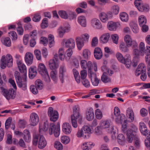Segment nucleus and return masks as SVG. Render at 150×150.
I'll list each match as a JSON object with an SVG mask.
<instances>
[{
    "label": "nucleus",
    "instance_id": "f257e3e1",
    "mask_svg": "<svg viewBox=\"0 0 150 150\" xmlns=\"http://www.w3.org/2000/svg\"><path fill=\"white\" fill-rule=\"evenodd\" d=\"M114 113L116 117V122L117 124H120L122 125V129L123 132H125L127 129V122L125 115L123 114H120V109L117 107H115L114 108Z\"/></svg>",
    "mask_w": 150,
    "mask_h": 150
},
{
    "label": "nucleus",
    "instance_id": "f03ea898",
    "mask_svg": "<svg viewBox=\"0 0 150 150\" xmlns=\"http://www.w3.org/2000/svg\"><path fill=\"white\" fill-rule=\"evenodd\" d=\"M32 143L34 146H38L39 149H43L47 144V142L45 137L40 134H34L33 136Z\"/></svg>",
    "mask_w": 150,
    "mask_h": 150
},
{
    "label": "nucleus",
    "instance_id": "7ed1b4c3",
    "mask_svg": "<svg viewBox=\"0 0 150 150\" xmlns=\"http://www.w3.org/2000/svg\"><path fill=\"white\" fill-rule=\"evenodd\" d=\"M100 125L103 129H107L108 133L112 134V138L113 140L116 139L117 134L116 130L114 129L113 127L110 122L108 120H102L100 123Z\"/></svg>",
    "mask_w": 150,
    "mask_h": 150
},
{
    "label": "nucleus",
    "instance_id": "20e7f679",
    "mask_svg": "<svg viewBox=\"0 0 150 150\" xmlns=\"http://www.w3.org/2000/svg\"><path fill=\"white\" fill-rule=\"evenodd\" d=\"M13 59L12 56L10 54L3 55L0 61V67L2 69H5L6 67H9L13 64Z\"/></svg>",
    "mask_w": 150,
    "mask_h": 150
},
{
    "label": "nucleus",
    "instance_id": "39448f33",
    "mask_svg": "<svg viewBox=\"0 0 150 150\" xmlns=\"http://www.w3.org/2000/svg\"><path fill=\"white\" fill-rule=\"evenodd\" d=\"M16 81L18 86L23 91H25L27 89L26 83V75H24L22 77L19 76V73L17 72L15 75Z\"/></svg>",
    "mask_w": 150,
    "mask_h": 150
},
{
    "label": "nucleus",
    "instance_id": "423d86ee",
    "mask_svg": "<svg viewBox=\"0 0 150 150\" xmlns=\"http://www.w3.org/2000/svg\"><path fill=\"white\" fill-rule=\"evenodd\" d=\"M0 88L3 95L9 100L14 99L16 96V91L12 88H10L8 90L5 88L4 86H1Z\"/></svg>",
    "mask_w": 150,
    "mask_h": 150
},
{
    "label": "nucleus",
    "instance_id": "0eeeda50",
    "mask_svg": "<svg viewBox=\"0 0 150 150\" xmlns=\"http://www.w3.org/2000/svg\"><path fill=\"white\" fill-rule=\"evenodd\" d=\"M116 57L118 60L120 62L124 64L128 68L130 67L132 62L129 54H126L124 58L121 53L117 52L116 54Z\"/></svg>",
    "mask_w": 150,
    "mask_h": 150
},
{
    "label": "nucleus",
    "instance_id": "6e6552de",
    "mask_svg": "<svg viewBox=\"0 0 150 150\" xmlns=\"http://www.w3.org/2000/svg\"><path fill=\"white\" fill-rule=\"evenodd\" d=\"M38 71L42 76L44 77V79L46 81H50V79L48 72L44 64L42 63L39 64L38 66Z\"/></svg>",
    "mask_w": 150,
    "mask_h": 150
},
{
    "label": "nucleus",
    "instance_id": "1a4fd4ad",
    "mask_svg": "<svg viewBox=\"0 0 150 150\" xmlns=\"http://www.w3.org/2000/svg\"><path fill=\"white\" fill-rule=\"evenodd\" d=\"M58 56L57 54L54 55L53 59H51L49 62V65L50 69L52 70H57L59 67Z\"/></svg>",
    "mask_w": 150,
    "mask_h": 150
},
{
    "label": "nucleus",
    "instance_id": "9d476101",
    "mask_svg": "<svg viewBox=\"0 0 150 150\" xmlns=\"http://www.w3.org/2000/svg\"><path fill=\"white\" fill-rule=\"evenodd\" d=\"M49 132L50 135L54 134L56 137H58L60 134V126H57L54 123L50 124Z\"/></svg>",
    "mask_w": 150,
    "mask_h": 150
},
{
    "label": "nucleus",
    "instance_id": "9b49d317",
    "mask_svg": "<svg viewBox=\"0 0 150 150\" xmlns=\"http://www.w3.org/2000/svg\"><path fill=\"white\" fill-rule=\"evenodd\" d=\"M124 40L126 45L129 47H137L138 44L137 42L133 40L132 37L129 35H126L124 37Z\"/></svg>",
    "mask_w": 150,
    "mask_h": 150
},
{
    "label": "nucleus",
    "instance_id": "f8f14e48",
    "mask_svg": "<svg viewBox=\"0 0 150 150\" xmlns=\"http://www.w3.org/2000/svg\"><path fill=\"white\" fill-rule=\"evenodd\" d=\"M48 115L51 121L55 122L59 118V114L57 111L53 110L52 107H50L48 111Z\"/></svg>",
    "mask_w": 150,
    "mask_h": 150
},
{
    "label": "nucleus",
    "instance_id": "ddd939ff",
    "mask_svg": "<svg viewBox=\"0 0 150 150\" xmlns=\"http://www.w3.org/2000/svg\"><path fill=\"white\" fill-rule=\"evenodd\" d=\"M30 125L32 126H35L38 124L39 118L38 115L35 112L31 113L30 116Z\"/></svg>",
    "mask_w": 150,
    "mask_h": 150
},
{
    "label": "nucleus",
    "instance_id": "4468645a",
    "mask_svg": "<svg viewBox=\"0 0 150 150\" xmlns=\"http://www.w3.org/2000/svg\"><path fill=\"white\" fill-rule=\"evenodd\" d=\"M62 45L67 47L74 49L75 47V42L74 40L72 38L68 39H63L62 40Z\"/></svg>",
    "mask_w": 150,
    "mask_h": 150
},
{
    "label": "nucleus",
    "instance_id": "2eb2a0df",
    "mask_svg": "<svg viewBox=\"0 0 150 150\" xmlns=\"http://www.w3.org/2000/svg\"><path fill=\"white\" fill-rule=\"evenodd\" d=\"M71 27L68 24L60 26L58 29L57 32L59 36L62 38L65 33L69 32L70 30Z\"/></svg>",
    "mask_w": 150,
    "mask_h": 150
},
{
    "label": "nucleus",
    "instance_id": "dca6fc26",
    "mask_svg": "<svg viewBox=\"0 0 150 150\" xmlns=\"http://www.w3.org/2000/svg\"><path fill=\"white\" fill-rule=\"evenodd\" d=\"M133 49V54L134 56L133 57V62L134 64V66H136L137 64V63L139 60V57L140 55V52L138 48V46L137 47H132Z\"/></svg>",
    "mask_w": 150,
    "mask_h": 150
},
{
    "label": "nucleus",
    "instance_id": "f3484780",
    "mask_svg": "<svg viewBox=\"0 0 150 150\" xmlns=\"http://www.w3.org/2000/svg\"><path fill=\"white\" fill-rule=\"evenodd\" d=\"M80 65L81 68L83 69H86L87 68L88 73L92 71L93 64L91 61H89L87 62L86 60H82L81 61Z\"/></svg>",
    "mask_w": 150,
    "mask_h": 150
},
{
    "label": "nucleus",
    "instance_id": "a211bd4d",
    "mask_svg": "<svg viewBox=\"0 0 150 150\" xmlns=\"http://www.w3.org/2000/svg\"><path fill=\"white\" fill-rule=\"evenodd\" d=\"M88 76L91 79L93 85L94 86H98L99 83V80L97 78L96 74L92 71H90L88 73Z\"/></svg>",
    "mask_w": 150,
    "mask_h": 150
},
{
    "label": "nucleus",
    "instance_id": "6ab92c4d",
    "mask_svg": "<svg viewBox=\"0 0 150 150\" xmlns=\"http://www.w3.org/2000/svg\"><path fill=\"white\" fill-rule=\"evenodd\" d=\"M91 26L94 28L100 29L102 28V24L99 20L96 18L92 19L91 21Z\"/></svg>",
    "mask_w": 150,
    "mask_h": 150
},
{
    "label": "nucleus",
    "instance_id": "aec40b11",
    "mask_svg": "<svg viewBox=\"0 0 150 150\" xmlns=\"http://www.w3.org/2000/svg\"><path fill=\"white\" fill-rule=\"evenodd\" d=\"M24 59L27 65H30L33 62V54L30 52H27L25 55Z\"/></svg>",
    "mask_w": 150,
    "mask_h": 150
},
{
    "label": "nucleus",
    "instance_id": "412c9836",
    "mask_svg": "<svg viewBox=\"0 0 150 150\" xmlns=\"http://www.w3.org/2000/svg\"><path fill=\"white\" fill-rule=\"evenodd\" d=\"M99 17L100 21L104 23H106L109 19L112 18L108 14V12L107 13L101 12L99 14Z\"/></svg>",
    "mask_w": 150,
    "mask_h": 150
},
{
    "label": "nucleus",
    "instance_id": "4be33fe9",
    "mask_svg": "<svg viewBox=\"0 0 150 150\" xmlns=\"http://www.w3.org/2000/svg\"><path fill=\"white\" fill-rule=\"evenodd\" d=\"M62 130L65 134H69L72 131L71 126L69 123L64 122L62 125Z\"/></svg>",
    "mask_w": 150,
    "mask_h": 150
},
{
    "label": "nucleus",
    "instance_id": "5701e85b",
    "mask_svg": "<svg viewBox=\"0 0 150 150\" xmlns=\"http://www.w3.org/2000/svg\"><path fill=\"white\" fill-rule=\"evenodd\" d=\"M71 124L73 127L76 128L78 127V125L77 120L78 122L81 123L83 120L82 117H76L73 116H71Z\"/></svg>",
    "mask_w": 150,
    "mask_h": 150
},
{
    "label": "nucleus",
    "instance_id": "b1692460",
    "mask_svg": "<svg viewBox=\"0 0 150 150\" xmlns=\"http://www.w3.org/2000/svg\"><path fill=\"white\" fill-rule=\"evenodd\" d=\"M126 116L130 122H133L134 120V114L132 109L128 108L126 110Z\"/></svg>",
    "mask_w": 150,
    "mask_h": 150
},
{
    "label": "nucleus",
    "instance_id": "393cba45",
    "mask_svg": "<svg viewBox=\"0 0 150 150\" xmlns=\"http://www.w3.org/2000/svg\"><path fill=\"white\" fill-rule=\"evenodd\" d=\"M48 127V124L47 121L44 122L43 123H41L40 124L39 131L40 134H43L47 131Z\"/></svg>",
    "mask_w": 150,
    "mask_h": 150
},
{
    "label": "nucleus",
    "instance_id": "a878e982",
    "mask_svg": "<svg viewBox=\"0 0 150 150\" xmlns=\"http://www.w3.org/2000/svg\"><path fill=\"white\" fill-rule=\"evenodd\" d=\"M66 72V70L65 67L63 66H61L59 69V77L62 83H63L64 82Z\"/></svg>",
    "mask_w": 150,
    "mask_h": 150
},
{
    "label": "nucleus",
    "instance_id": "bb28decb",
    "mask_svg": "<svg viewBox=\"0 0 150 150\" xmlns=\"http://www.w3.org/2000/svg\"><path fill=\"white\" fill-rule=\"evenodd\" d=\"M18 67L20 71L22 73H24V75H26L27 73L26 67L25 64L21 60H19L17 62Z\"/></svg>",
    "mask_w": 150,
    "mask_h": 150
},
{
    "label": "nucleus",
    "instance_id": "cd10ccee",
    "mask_svg": "<svg viewBox=\"0 0 150 150\" xmlns=\"http://www.w3.org/2000/svg\"><path fill=\"white\" fill-rule=\"evenodd\" d=\"M119 24L118 22H115L112 21H109L107 24L108 29L110 31L115 30Z\"/></svg>",
    "mask_w": 150,
    "mask_h": 150
},
{
    "label": "nucleus",
    "instance_id": "c85d7f7f",
    "mask_svg": "<svg viewBox=\"0 0 150 150\" xmlns=\"http://www.w3.org/2000/svg\"><path fill=\"white\" fill-rule=\"evenodd\" d=\"M23 137L26 142L29 143L31 142V137L30 131L27 129H25L23 131Z\"/></svg>",
    "mask_w": 150,
    "mask_h": 150
},
{
    "label": "nucleus",
    "instance_id": "c756f323",
    "mask_svg": "<svg viewBox=\"0 0 150 150\" xmlns=\"http://www.w3.org/2000/svg\"><path fill=\"white\" fill-rule=\"evenodd\" d=\"M110 37V35L109 33H104L102 34L99 38L101 43L103 44L107 43Z\"/></svg>",
    "mask_w": 150,
    "mask_h": 150
},
{
    "label": "nucleus",
    "instance_id": "7c9ffc66",
    "mask_svg": "<svg viewBox=\"0 0 150 150\" xmlns=\"http://www.w3.org/2000/svg\"><path fill=\"white\" fill-rule=\"evenodd\" d=\"M94 55L96 59H100L102 57L103 55L102 51L101 48L99 47H96L94 50Z\"/></svg>",
    "mask_w": 150,
    "mask_h": 150
},
{
    "label": "nucleus",
    "instance_id": "2f4dec72",
    "mask_svg": "<svg viewBox=\"0 0 150 150\" xmlns=\"http://www.w3.org/2000/svg\"><path fill=\"white\" fill-rule=\"evenodd\" d=\"M86 118L89 121L93 120L94 118V114L93 110L92 109L88 110L86 112Z\"/></svg>",
    "mask_w": 150,
    "mask_h": 150
},
{
    "label": "nucleus",
    "instance_id": "473e14b6",
    "mask_svg": "<svg viewBox=\"0 0 150 150\" xmlns=\"http://www.w3.org/2000/svg\"><path fill=\"white\" fill-rule=\"evenodd\" d=\"M120 7L117 5H114L112 6L111 9V11L108 12V14L110 16L112 17L113 14L114 15L117 14L119 12Z\"/></svg>",
    "mask_w": 150,
    "mask_h": 150
},
{
    "label": "nucleus",
    "instance_id": "72a5a7b5",
    "mask_svg": "<svg viewBox=\"0 0 150 150\" xmlns=\"http://www.w3.org/2000/svg\"><path fill=\"white\" fill-rule=\"evenodd\" d=\"M76 41L78 50L80 51L84 45V42L81 40L79 37L76 38Z\"/></svg>",
    "mask_w": 150,
    "mask_h": 150
},
{
    "label": "nucleus",
    "instance_id": "f704fd0d",
    "mask_svg": "<svg viewBox=\"0 0 150 150\" xmlns=\"http://www.w3.org/2000/svg\"><path fill=\"white\" fill-rule=\"evenodd\" d=\"M36 68L35 66H32L29 69V76L30 79H33L36 75L37 73Z\"/></svg>",
    "mask_w": 150,
    "mask_h": 150
},
{
    "label": "nucleus",
    "instance_id": "c9c22d12",
    "mask_svg": "<svg viewBox=\"0 0 150 150\" xmlns=\"http://www.w3.org/2000/svg\"><path fill=\"white\" fill-rule=\"evenodd\" d=\"M94 145V144L92 142H86L83 144L81 147L83 150H89L93 147Z\"/></svg>",
    "mask_w": 150,
    "mask_h": 150
},
{
    "label": "nucleus",
    "instance_id": "e433bc0d",
    "mask_svg": "<svg viewBox=\"0 0 150 150\" xmlns=\"http://www.w3.org/2000/svg\"><path fill=\"white\" fill-rule=\"evenodd\" d=\"M78 22L82 27H85L86 26L87 23L86 17L83 16H79L78 18Z\"/></svg>",
    "mask_w": 150,
    "mask_h": 150
},
{
    "label": "nucleus",
    "instance_id": "4c0bfd02",
    "mask_svg": "<svg viewBox=\"0 0 150 150\" xmlns=\"http://www.w3.org/2000/svg\"><path fill=\"white\" fill-rule=\"evenodd\" d=\"M58 54L59 58L61 60L64 61L65 59H67L66 56L64 49L63 47L59 48L58 51Z\"/></svg>",
    "mask_w": 150,
    "mask_h": 150
},
{
    "label": "nucleus",
    "instance_id": "58836bf2",
    "mask_svg": "<svg viewBox=\"0 0 150 150\" xmlns=\"http://www.w3.org/2000/svg\"><path fill=\"white\" fill-rule=\"evenodd\" d=\"M138 20L140 26L145 24L147 22V20L146 17L143 15L139 16L138 17Z\"/></svg>",
    "mask_w": 150,
    "mask_h": 150
},
{
    "label": "nucleus",
    "instance_id": "ea45409f",
    "mask_svg": "<svg viewBox=\"0 0 150 150\" xmlns=\"http://www.w3.org/2000/svg\"><path fill=\"white\" fill-rule=\"evenodd\" d=\"M129 46H128L126 45L124 42L121 43L119 45V48L120 50L123 52H127L129 51Z\"/></svg>",
    "mask_w": 150,
    "mask_h": 150
},
{
    "label": "nucleus",
    "instance_id": "a19ab883",
    "mask_svg": "<svg viewBox=\"0 0 150 150\" xmlns=\"http://www.w3.org/2000/svg\"><path fill=\"white\" fill-rule=\"evenodd\" d=\"M120 17L121 20L123 22H127L128 21V15L125 12H123L120 13Z\"/></svg>",
    "mask_w": 150,
    "mask_h": 150
},
{
    "label": "nucleus",
    "instance_id": "79ce46f5",
    "mask_svg": "<svg viewBox=\"0 0 150 150\" xmlns=\"http://www.w3.org/2000/svg\"><path fill=\"white\" fill-rule=\"evenodd\" d=\"M117 141L120 144L124 145L125 143V139L124 135L122 134H119L117 136Z\"/></svg>",
    "mask_w": 150,
    "mask_h": 150
},
{
    "label": "nucleus",
    "instance_id": "37998d69",
    "mask_svg": "<svg viewBox=\"0 0 150 150\" xmlns=\"http://www.w3.org/2000/svg\"><path fill=\"white\" fill-rule=\"evenodd\" d=\"M83 130L85 132L87 138L89 137L90 134L92 133L93 132L90 127L88 125H85L83 126Z\"/></svg>",
    "mask_w": 150,
    "mask_h": 150
},
{
    "label": "nucleus",
    "instance_id": "c03bdc74",
    "mask_svg": "<svg viewBox=\"0 0 150 150\" xmlns=\"http://www.w3.org/2000/svg\"><path fill=\"white\" fill-rule=\"evenodd\" d=\"M82 127L81 129L79 130L76 133V136L78 137H82L83 138H87L85 132Z\"/></svg>",
    "mask_w": 150,
    "mask_h": 150
},
{
    "label": "nucleus",
    "instance_id": "a18cd8bd",
    "mask_svg": "<svg viewBox=\"0 0 150 150\" xmlns=\"http://www.w3.org/2000/svg\"><path fill=\"white\" fill-rule=\"evenodd\" d=\"M127 135L128 141L129 142H131L134 137L132 131L131 129H128L127 131Z\"/></svg>",
    "mask_w": 150,
    "mask_h": 150
},
{
    "label": "nucleus",
    "instance_id": "49530a36",
    "mask_svg": "<svg viewBox=\"0 0 150 150\" xmlns=\"http://www.w3.org/2000/svg\"><path fill=\"white\" fill-rule=\"evenodd\" d=\"M79 108L78 106H75L73 109V114L71 116L74 117H82L79 112Z\"/></svg>",
    "mask_w": 150,
    "mask_h": 150
},
{
    "label": "nucleus",
    "instance_id": "de8ad7c7",
    "mask_svg": "<svg viewBox=\"0 0 150 150\" xmlns=\"http://www.w3.org/2000/svg\"><path fill=\"white\" fill-rule=\"evenodd\" d=\"M35 85L36 87L39 90L42 89L44 87L42 82L39 79H37L35 81Z\"/></svg>",
    "mask_w": 150,
    "mask_h": 150
},
{
    "label": "nucleus",
    "instance_id": "09e8293b",
    "mask_svg": "<svg viewBox=\"0 0 150 150\" xmlns=\"http://www.w3.org/2000/svg\"><path fill=\"white\" fill-rule=\"evenodd\" d=\"M130 26L133 32L135 33H137L139 32V28L137 25L136 23L131 22L130 23Z\"/></svg>",
    "mask_w": 150,
    "mask_h": 150
},
{
    "label": "nucleus",
    "instance_id": "8fccbe9b",
    "mask_svg": "<svg viewBox=\"0 0 150 150\" xmlns=\"http://www.w3.org/2000/svg\"><path fill=\"white\" fill-rule=\"evenodd\" d=\"M50 76L52 80L55 82L57 80V70H52L50 73Z\"/></svg>",
    "mask_w": 150,
    "mask_h": 150
},
{
    "label": "nucleus",
    "instance_id": "3c124183",
    "mask_svg": "<svg viewBox=\"0 0 150 150\" xmlns=\"http://www.w3.org/2000/svg\"><path fill=\"white\" fill-rule=\"evenodd\" d=\"M91 53L90 50L88 49H84L82 51V56L85 59H88L90 57Z\"/></svg>",
    "mask_w": 150,
    "mask_h": 150
},
{
    "label": "nucleus",
    "instance_id": "603ef678",
    "mask_svg": "<svg viewBox=\"0 0 150 150\" xmlns=\"http://www.w3.org/2000/svg\"><path fill=\"white\" fill-rule=\"evenodd\" d=\"M149 6L148 5L146 4H142L140 7L138 8V10L141 12H147L149 11Z\"/></svg>",
    "mask_w": 150,
    "mask_h": 150
},
{
    "label": "nucleus",
    "instance_id": "864d4df0",
    "mask_svg": "<svg viewBox=\"0 0 150 150\" xmlns=\"http://www.w3.org/2000/svg\"><path fill=\"white\" fill-rule=\"evenodd\" d=\"M61 142L63 144H68L70 141V139L69 137L67 136H62L61 137Z\"/></svg>",
    "mask_w": 150,
    "mask_h": 150
},
{
    "label": "nucleus",
    "instance_id": "5fc2aeb1",
    "mask_svg": "<svg viewBox=\"0 0 150 150\" xmlns=\"http://www.w3.org/2000/svg\"><path fill=\"white\" fill-rule=\"evenodd\" d=\"M95 115L96 118L98 120H101L103 117L102 111L99 109L95 110Z\"/></svg>",
    "mask_w": 150,
    "mask_h": 150
},
{
    "label": "nucleus",
    "instance_id": "6e6d98bb",
    "mask_svg": "<svg viewBox=\"0 0 150 150\" xmlns=\"http://www.w3.org/2000/svg\"><path fill=\"white\" fill-rule=\"evenodd\" d=\"M54 146V148L58 150H62L63 149L62 144L59 141H55Z\"/></svg>",
    "mask_w": 150,
    "mask_h": 150
},
{
    "label": "nucleus",
    "instance_id": "4d7b16f0",
    "mask_svg": "<svg viewBox=\"0 0 150 150\" xmlns=\"http://www.w3.org/2000/svg\"><path fill=\"white\" fill-rule=\"evenodd\" d=\"M73 71L76 81L77 83H80V79L78 72L76 69H73Z\"/></svg>",
    "mask_w": 150,
    "mask_h": 150
},
{
    "label": "nucleus",
    "instance_id": "13d9d810",
    "mask_svg": "<svg viewBox=\"0 0 150 150\" xmlns=\"http://www.w3.org/2000/svg\"><path fill=\"white\" fill-rule=\"evenodd\" d=\"M101 80L104 83H107L110 81V79L105 74V71H104L103 74L101 78Z\"/></svg>",
    "mask_w": 150,
    "mask_h": 150
},
{
    "label": "nucleus",
    "instance_id": "bf43d9fd",
    "mask_svg": "<svg viewBox=\"0 0 150 150\" xmlns=\"http://www.w3.org/2000/svg\"><path fill=\"white\" fill-rule=\"evenodd\" d=\"M98 40L97 37H93L91 41V45L92 47H95L98 44Z\"/></svg>",
    "mask_w": 150,
    "mask_h": 150
},
{
    "label": "nucleus",
    "instance_id": "052dcab7",
    "mask_svg": "<svg viewBox=\"0 0 150 150\" xmlns=\"http://www.w3.org/2000/svg\"><path fill=\"white\" fill-rule=\"evenodd\" d=\"M34 53L37 59L38 60H41L42 57L41 52L39 50H35L34 51Z\"/></svg>",
    "mask_w": 150,
    "mask_h": 150
},
{
    "label": "nucleus",
    "instance_id": "680f3d73",
    "mask_svg": "<svg viewBox=\"0 0 150 150\" xmlns=\"http://www.w3.org/2000/svg\"><path fill=\"white\" fill-rule=\"evenodd\" d=\"M12 133H8L6 135V143L11 144L12 143Z\"/></svg>",
    "mask_w": 150,
    "mask_h": 150
},
{
    "label": "nucleus",
    "instance_id": "e2e57ef3",
    "mask_svg": "<svg viewBox=\"0 0 150 150\" xmlns=\"http://www.w3.org/2000/svg\"><path fill=\"white\" fill-rule=\"evenodd\" d=\"M81 38V40L85 41H88L90 38L89 34L87 33H85L82 34L79 37Z\"/></svg>",
    "mask_w": 150,
    "mask_h": 150
},
{
    "label": "nucleus",
    "instance_id": "0e129e2a",
    "mask_svg": "<svg viewBox=\"0 0 150 150\" xmlns=\"http://www.w3.org/2000/svg\"><path fill=\"white\" fill-rule=\"evenodd\" d=\"M111 39L113 42L115 44H117L118 42L119 36L116 34H113L111 35Z\"/></svg>",
    "mask_w": 150,
    "mask_h": 150
},
{
    "label": "nucleus",
    "instance_id": "69168bd1",
    "mask_svg": "<svg viewBox=\"0 0 150 150\" xmlns=\"http://www.w3.org/2000/svg\"><path fill=\"white\" fill-rule=\"evenodd\" d=\"M38 34L37 30H34L30 32L29 36L31 38L36 39Z\"/></svg>",
    "mask_w": 150,
    "mask_h": 150
},
{
    "label": "nucleus",
    "instance_id": "338daca9",
    "mask_svg": "<svg viewBox=\"0 0 150 150\" xmlns=\"http://www.w3.org/2000/svg\"><path fill=\"white\" fill-rule=\"evenodd\" d=\"M3 43L6 46L9 47L11 46V42L10 38H4L3 40Z\"/></svg>",
    "mask_w": 150,
    "mask_h": 150
},
{
    "label": "nucleus",
    "instance_id": "774afa93",
    "mask_svg": "<svg viewBox=\"0 0 150 150\" xmlns=\"http://www.w3.org/2000/svg\"><path fill=\"white\" fill-rule=\"evenodd\" d=\"M26 124V121L24 120H20L18 123V126L20 128H24Z\"/></svg>",
    "mask_w": 150,
    "mask_h": 150
}]
</instances>
